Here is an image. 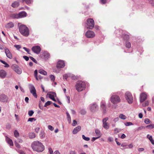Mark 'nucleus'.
Returning <instances> with one entry per match:
<instances>
[{
    "instance_id": "obj_1",
    "label": "nucleus",
    "mask_w": 154,
    "mask_h": 154,
    "mask_svg": "<svg viewBox=\"0 0 154 154\" xmlns=\"http://www.w3.org/2000/svg\"><path fill=\"white\" fill-rule=\"evenodd\" d=\"M31 147L34 151L38 152H42L45 149L43 144L38 140L33 141L32 143Z\"/></svg>"
},
{
    "instance_id": "obj_2",
    "label": "nucleus",
    "mask_w": 154,
    "mask_h": 154,
    "mask_svg": "<svg viewBox=\"0 0 154 154\" xmlns=\"http://www.w3.org/2000/svg\"><path fill=\"white\" fill-rule=\"evenodd\" d=\"M19 31L20 33L25 36H28L29 34L28 28L24 25H20L19 27Z\"/></svg>"
},
{
    "instance_id": "obj_3",
    "label": "nucleus",
    "mask_w": 154,
    "mask_h": 154,
    "mask_svg": "<svg viewBox=\"0 0 154 154\" xmlns=\"http://www.w3.org/2000/svg\"><path fill=\"white\" fill-rule=\"evenodd\" d=\"M85 87V83L82 81H78L75 85L76 89L78 92H80L84 90Z\"/></svg>"
},
{
    "instance_id": "obj_4",
    "label": "nucleus",
    "mask_w": 154,
    "mask_h": 154,
    "mask_svg": "<svg viewBox=\"0 0 154 154\" xmlns=\"http://www.w3.org/2000/svg\"><path fill=\"white\" fill-rule=\"evenodd\" d=\"M110 100L111 103L114 104L119 103L121 101L119 97L117 95H112L110 97Z\"/></svg>"
},
{
    "instance_id": "obj_5",
    "label": "nucleus",
    "mask_w": 154,
    "mask_h": 154,
    "mask_svg": "<svg viewBox=\"0 0 154 154\" xmlns=\"http://www.w3.org/2000/svg\"><path fill=\"white\" fill-rule=\"evenodd\" d=\"M125 98L129 103L131 104L133 103V97L130 92H127L125 93Z\"/></svg>"
},
{
    "instance_id": "obj_6",
    "label": "nucleus",
    "mask_w": 154,
    "mask_h": 154,
    "mask_svg": "<svg viewBox=\"0 0 154 154\" xmlns=\"http://www.w3.org/2000/svg\"><path fill=\"white\" fill-rule=\"evenodd\" d=\"M87 24L88 26V29H92L94 25V20L92 18H89L87 20Z\"/></svg>"
},
{
    "instance_id": "obj_7",
    "label": "nucleus",
    "mask_w": 154,
    "mask_h": 154,
    "mask_svg": "<svg viewBox=\"0 0 154 154\" xmlns=\"http://www.w3.org/2000/svg\"><path fill=\"white\" fill-rule=\"evenodd\" d=\"M29 88L30 92L35 98H37V96L36 94V90L34 86L32 84L29 85Z\"/></svg>"
},
{
    "instance_id": "obj_8",
    "label": "nucleus",
    "mask_w": 154,
    "mask_h": 154,
    "mask_svg": "<svg viewBox=\"0 0 154 154\" xmlns=\"http://www.w3.org/2000/svg\"><path fill=\"white\" fill-rule=\"evenodd\" d=\"M11 67L12 69L17 74H20L22 73V71L21 69L16 64H14Z\"/></svg>"
},
{
    "instance_id": "obj_9",
    "label": "nucleus",
    "mask_w": 154,
    "mask_h": 154,
    "mask_svg": "<svg viewBox=\"0 0 154 154\" xmlns=\"http://www.w3.org/2000/svg\"><path fill=\"white\" fill-rule=\"evenodd\" d=\"M98 107L97 105L95 103L91 104L90 105V109L92 112H94L98 110Z\"/></svg>"
},
{
    "instance_id": "obj_10",
    "label": "nucleus",
    "mask_w": 154,
    "mask_h": 154,
    "mask_svg": "<svg viewBox=\"0 0 154 154\" xmlns=\"http://www.w3.org/2000/svg\"><path fill=\"white\" fill-rule=\"evenodd\" d=\"M32 50L34 53L38 54L41 51V48L39 46H36L33 47Z\"/></svg>"
},
{
    "instance_id": "obj_11",
    "label": "nucleus",
    "mask_w": 154,
    "mask_h": 154,
    "mask_svg": "<svg viewBox=\"0 0 154 154\" xmlns=\"http://www.w3.org/2000/svg\"><path fill=\"white\" fill-rule=\"evenodd\" d=\"M65 66V63L63 60H59L57 65V69H60L63 68Z\"/></svg>"
},
{
    "instance_id": "obj_12",
    "label": "nucleus",
    "mask_w": 154,
    "mask_h": 154,
    "mask_svg": "<svg viewBox=\"0 0 154 154\" xmlns=\"http://www.w3.org/2000/svg\"><path fill=\"white\" fill-rule=\"evenodd\" d=\"M147 95L145 93H141L140 95V102L142 103L147 99Z\"/></svg>"
},
{
    "instance_id": "obj_13",
    "label": "nucleus",
    "mask_w": 154,
    "mask_h": 154,
    "mask_svg": "<svg viewBox=\"0 0 154 154\" xmlns=\"http://www.w3.org/2000/svg\"><path fill=\"white\" fill-rule=\"evenodd\" d=\"M86 36L87 38H91L94 37V32L92 31L88 30L86 33Z\"/></svg>"
},
{
    "instance_id": "obj_14",
    "label": "nucleus",
    "mask_w": 154,
    "mask_h": 154,
    "mask_svg": "<svg viewBox=\"0 0 154 154\" xmlns=\"http://www.w3.org/2000/svg\"><path fill=\"white\" fill-rule=\"evenodd\" d=\"M5 51L7 57L10 59L12 58V55L8 49L7 48H5Z\"/></svg>"
},
{
    "instance_id": "obj_15",
    "label": "nucleus",
    "mask_w": 154,
    "mask_h": 154,
    "mask_svg": "<svg viewBox=\"0 0 154 154\" xmlns=\"http://www.w3.org/2000/svg\"><path fill=\"white\" fill-rule=\"evenodd\" d=\"M47 96L52 100V99L56 97V93L54 92H50L47 94Z\"/></svg>"
},
{
    "instance_id": "obj_16",
    "label": "nucleus",
    "mask_w": 154,
    "mask_h": 154,
    "mask_svg": "<svg viewBox=\"0 0 154 154\" xmlns=\"http://www.w3.org/2000/svg\"><path fill=\"white\" fill-rule=\"evenodd\" d=\"M100 107L103 109L104 113H106V103L104 101H102L101 102Z\"/></svg>"
},
{
    "instance_id": "obj_17",
    "label": "nucleus",
    "mask_w": 154,
    "mask_h": 154,
    "mask_svg": "<svg viewBox=\"0 0 154 154\" xmlns=\"http://www.w3.org/2000/svg\"><path fill=\"white\" fill-rule=\"evenodd\" d=\"M8 98L5 95L2 94L0 96V101L2 102L7 101Z\"/></svg>"
},
{
    "instance_id": "obj_18",
    "label": "nucleus",
    "mask_w": 154,
    "mask_h": 154,
    "mask_svg": "<svg viewBox=\"0 0 154 154\" xmlns=\"http://www.w3.org/2000/svg\"><path fill=\"white\" fill-rule=\"evenodd\" d=\"M5 140L6 142L9 144L10 146H13V143L12 140L7 136H5Z\"/></svg>"
},
{
    "instance_id": "obj_19",
    "label": "nucleus",
    "mask_w": 154,
    "mask_h": 154,
    "mask_svg": "<svg viewBox=\"0 0 154 154\" xmlns=\"http://www.w3.org/2000/svg\"><path fill=\"white\" fill-rule=\"evenodd\" d=\"M6 75L7 73L5 70L2 69L0 71V77L1 78H5Z\"/></svg>"
},
{
    "instance_id": "obj_20",
    "label": "nucleus",
    "mask_w": 154,
    "mask_h": 154,
    "mask_svg": "<svg viewBox=\"0 0 154 154\" xmlns=\"http://www.w3.org/2000/svg\"><path fill=\"white\" fill-rule=\"evenodd\" d=\"M81 129V126H79L75 128L72 131V133L73 134H76Z\"/></svg>"
},
{
    "instance_id": "obj_21",
    "label": "nucleus",
    "mask_w": 154,
    "mask_h": 154,
    "mask_svg": "<svg viewBox=\"0 0 154 154\" xmlns=\"http://www.w3.org/2000/svg\"><path fill=\"white\" fill-rule=\"evenodd\" d=\"M19 18H23L26 17V16L27 14L25 12L22 11L19 13Z\"/></svg>"
},
{
    "instance_id": "obj_22",
    "label": "nucleus",
    "mask_w": 154,
    "mask_h": 154,
    "mask_svg": "<svg viewBox=\"0 0 154 154\" xmlns=\"http://www.w3.org/2000/svg\"><path fill=\"white\" fill-rule=\"evenodd\" d=\"M10 17L13 18H19V14H12L10 15Z\"/></svg>"
},
{
    "instance_id": "obj_23",
    "label": "nucleus",
    "mask_w": 154,
    "mask_h": 154,
    "mask_svg": "<svg viewBox=\"0 0 154 154\" xmlns=\"http://www.w3.org/2000/svg\"><path fill=\"white\" fill-rule=\"evenodd\" d=\"M14 26V24L12 22H10L8 23H7L5 25V27L7 28H10L13 27Z\"/></svg>"
},
{
    "instance_id": "obj_24",
    "label": "nucleus",
    "mask_w": 154,
    "mask_h": 154,
    "mask_svg": "<svg viewBox=\"0 0 154 154\" xmlns=\"http://www.w3.org/2000/svg\"><path fill=\"white\" fill-rule=\"evenodd\" d=\"M19 5V2H15L12 4L11 6L14 8H15L18 7Z\"/></svg>"
},
{
    "instance_id": "obj_25",
    "label": "nucleus",
    "mask_w": 154,
    "mask_h": 154,
    "mask_svg": "<svg viewBox=\"0 0 154 154\" xmlns=\"http://www.w3.org/2000/svg\"><path fill=\"white\" fill-rule=\"evenodd\" d=\"M103 127L105 128V129L107 130L109 129V125L108 123L105 122V123H103Z\"/></svg>"
},
{
    "instance_id": "obj_26",
    "label": "nucleus",
    "mask_w": 154,
    "mask_h": 154,
    "mask_svg": "<svg viewBox=\"0 0 154 154\" xmlns=\"http://www.w3.org/2000/svg\"><path fill=\"white\" fill-rule=\"evenodd\" d=\"M66 113L67 116L66 119L68 122L70 123L71 122V118L70 115L67 112H66Z\"/></svg>"
},
{
    "instance_id": "obj_27",
    "label": "nucleus",
    "mask_w": 154,
    "mask_h": 154,
    "mask_svg": "<svg viewBox=\"0 0 154 154\" xmlns=\"http://www.w3.org/2000/svg\"><path fill=\"white\" fill-rule=\"evenodd\" d=\"M43 56L45 59H48L49 57V54L47 52H45L43 53Z\"/></svg>"
},
{
    "instance_id": "obj_28",
    "label": "nucleus",
    "mask_w": 154,
    "mask_h": 154,
    "mask_svg": "<svg viewBox=\"0 0 154 154\" xmlns=\"http://www.w3.org/2000/svg\"><path fill=\"white\" fill-rule=\"evenodd\" d=\"M29 137L30 139H32L35 138L36 137L35 134L33 132H31L29 134Z\"/></svg>"
},
{
    "instance_id": "obj_29",
    "label": "nucleus",
    "mask_w": 154,
    "mask_h": 154,
    "mask_svg": "<svg viewBox=\"0 0 154 154\" xmlns=\"http://www.w3.org/2000/svg\"><path fill=\"white\" fill-rule=\"evenodd\" d=\"M39 73L41 74H42L44 75H46L47 74V72L45 71L42 70L40 69L38 71Z\"/></svg>"
},
{
    "instance_id": "obj_30",
    "label": "nucleus",
    "mask_w": 154,
    "mask_h": 154,
    "mask_svg": "<svg viewBox=\"0 0 154 154\" xmlns=\"http://www.w3.org/2000/svg\"><path fill=\"white\" fill-rule=\"evenodd\" d=\"M23 2H25L28 5L31 4L32 2V0H22Z\"/></svg>"
},
{
    "instance_id": "obj_31",
    "label": "nucleus",
    "mask_w": 154,
    "mask_h": 154,
    "mask_svg": "<svg viewBox=\"0 0 154 154\" xmlns=\"http://www.w3.org/2000/svg\"><path fill=\"white\" fill-rule=\"evenodd\" d=\"M0 61L1 63H3V64L5 65V66H4L5 67L8 68L9 67V65L5 61H4L2 60H0Z\"/></svg>"
},
{
    "instance_id": "obj_32",
    "label": "nucleus",
    "mask_w": 154,
    "mask_h": 154,
    "mask_svg": "<svg viewBox=\"0 0 154 154\" xmlns=\"http://www.w3.org/2000/svg\"><path fill=\"white\" fill-rule=\"evenodd\" d=\"M119 117L121 119L123 120H125L126 119V117L124 115L121 114L119 115Z\"/></svg>"
},
{
    "instance_id": "obj_33",
    "label": "nucleus",
    "mask_w": 154,
    "mask_h": 154,
    "mask_svg": "<svg viewBox=\"0 0 154 154\" xmlns=\"http://www.w3.org/2000/svg\"><path fill=\"white\" fill-rule=\"evenodd\" d=\"M14 134L15 137L16 138L19 137V134L18 132L16 130L14 131Z\"/></svg>"
},
{
    "instance_id": "obj_34",
    "label": "nucleus",
    "mask_w": 154,
    "mask_h": 154,
    "mask_svg": "<svg viewBox=\"0 0 154 154\" xmlns=\"http://www.w3.org/2000/svg\"><path fill=\"white\" fill-rule=\"evenodd\" d=\"M126 47L128 48H130L131 47V43L128 42H127L125 43Z\"/></svg>"
},
{
    "instance_id": "obj_35",
    "label": "nucleus",
    "mask_w": 154,
    "mask_h": 154,
    "mask_svg": "<svg viewBox=\"0 0 154 154\" xmlns=\"http://www.w3.org/2000/svg\"><path fill=\"white\" fill-rule=\"evenodd\" d=\"M82 138L83 139L86 141H89L90 140V139L88 137H86L84 135H82Z\"/></svg>"
},
{
    "instance_id": "obj_36",
    "label": "nucleus",
    "mask_w": 154,
    "mask_h": 154,
    "mask_svg": "<svg viewBox=\"0 0 154 154\" xmlns=\"http://www.w3.org/2000/svg\"><path fill=\"white\" fill-rule=\"evenodd\" d=\"M80 113L82 115H85L86 113V111L85 109H82L80 111Z\"/></svg>"
},
{
    "instance_id": "obj_37",
    "label": "nucleus",
    "mask_w": 154,
    "mask_h": 154,
    "mask_svg": "<svg viewBox=\"0 0 154 154\" xmlns=\"http://www.w3.org/2000/svg\"><path fill=\"white\" fill-rule=\"evenodd\" d=\"M146 127L149 129H152L154 128V125L151 124L146 126Z\"/></svg>"
},
{
    "instance_id": "obj_38",
    "label": "nucleus",
    "mask_w": 154,
    "mask_h": 154,
    "mask_svg": "<svg viewBox=\"0 0 154 154\" xmlns=\"http://www.w3.org/2000/svg\"><path fill=\"white\" fill-rule=\"evenodd\" d=\"M40 136L41 138H43L45 137V134L44 132L43 131H41L40 134Z\"/></svg>"
},
{
    "instance_id": "obj_39",
    "label": "nucleus",
    "mask_w": 154,
    "mask_h": 154,
    "mask_svg": "<svg viewBox=\"0 0 154 154\" xmlns=\"http://www.w3.org/2000/svg\"><path fill=\"white\" fill-rule=\"evenodd\" d=\"M70 76V74H66L63 75V78L64 79H66L67 78L69 77Z\"/></svg>"
},
{
    "instance_id": "obj_40",
    "label": "nucleus",
    "mask_w": 154,
    "mask_h": 154,
    "mask_svg": "<svg viewBox=\"0 0 154 154\" xmlns=\"http://www.w3.org/2000/svg\"><path fill=\"white\" fill-rule=\"evenodd\" d=\"M95 132L98 137L99 136V137H100V132L99 130L98 129H96Z\"/></svg>"
},
{
    "instance_id": "obj_41",
    "label": "nucleus",
    "mask_w": 154,
    "mask_h": 154,
    "mask_svg": "<svg viewBox=\"0 0 154 154\" xmlns=\"http://www.w3.org/2000/svg\"><path fill=\"white\" fill-rule=\"evenodd\" d=\"M133 125V124L132 122H127L126 123H125V125L126 126H130Z\"/></svg>"
},
{
    "instance_id": "obj_42",
    "label": "nucleus",
    "mask_w": 154,
    "mask_h": 154,
    "mask_svg": "<svg viewBox=\"0 0 154 154\" xmlns=\"http://www.w3.org/2000/svg\"><path fill=\"white\" fill-rule=\"evenodd\" d=\"M34 113V111L32 110H29V111L28 114L30 116H32Z\"/></svg>"
},
{
    "instance_id": "obj_43",
    "label": "nucleus",
    "mask_w": 154,
    "mask_h": 154,
    "mask_svg": "<svg viewBox=\"0 0 154 154\" xmlns=\"http://www.w3.org/2000/svg\"><path fill=\"white\" fill-rule=\"evenodd\" d=\"M50 78L51 79V80L54 82L55 80V77L54 75H50Z\"/></svg>"
},
{
    "instance_id": "obj_44",
    "label": "nucleus",
    "mask_w": 154,
    "mask_h": 154,
    "mask_svg": "<svg viewBox=\"0 0 154 154\" xmlns=\"http://www.w3.org/2000/svg\"><path fill=\"white\" fill-rule=\"evenodd\" d=\"M52 103V102L51 101H48L45 103L44 106L45 107H47V106L49 105Z\"/></svg>"
},
{
    "instance_id": "obj_45",
    "label": "nucleus",
    "mask_w": 154,
    "mask_h": 154,
    "mask_svg": "<svg viewBox=\"0 0 154 154\" xmlns=\"http://www.w3.org/2000/svg\"><path fill=\"white\" fill-rule=\"evenodd\" d=\"M70 77L73 80H75L76 79H77V77L76 76H75L73 75L72 74H70Z\"/></svg>"
},
{
    "instance_id": "obj_46",
    "label": "nucleus",
    "mask_w": 154,
    "mask_h": 154,
    "mask_svg": "<svg viewBox=\"0 0 154 154\" xmlns=\"http://www.w3.org/2000/svg\"><path fill=\"white\" fill-rule=\"evenodd\" d=\"M121 131V130L120 129L118 128H116L114 129L115 133L116 134L120 132Z\"/></svg>"
},
{
    "instance_id": "obj_47",
    "label": "nucleus",
    "mask_w": 154,
    "mask_h": 154,
    "mask_svg": "<svg viewBox=\"0 0 154 154\" xmlns=\"http://www.w3.org/2000/svg\"><path fill=\"white\" fill-rule=\"evenodd\" d=\"M149 102L147 101H145L144 103L142 104V106H147L149 105Z\"/></svg>"
},
{
    "instance_id": "obj_48",
    "label": "nucleus",
    "mask_w": 154,
    "mask_h": 154,
    "mask_svg": "<svg viewBox=\"0 0 154 154\" xmlns=\"http://www.w3.org/2000/svg\"><path fill=\"white\" fill-rule=\"evenodd\" d=\"M30 59L32 60L33 62H34L35 63H37V61L33 57H29Z\"/></svg>"
},
{
    "instance_id": "obj_49",
    "label": "nucleus",
    "mask_w": 154,
    "mask_h": 154,
    "mask_svg": "<svg viewBox=\"0 0 154 154\" xmlns=\"http://www.w3.org/2000/svg\"><path fill=\"white\" fill-rule=\"evenodd\" d=\"M150 122V121L148 119H146L144 120V122L147 124H149Z\"/></svg>"
},
{
    "instance_id": "obj_50",
    "label": "nucleus",
    "mask_w": 154,
    "mask_h": 154,
    "mask_svg": "<svg viewBox=\"0 0 154 154\" xmlns=\"http://www.w3.org/2000/svg\"><path fill=\"white\" fill-rule=\"evenodd\" d=\"M123 38L125 40H128L129 38V36L128 35H125L124 36Z\"/></svg>"
},
{
    "instance_id": "obj_51",
    "label": "nucleus",
    "mask_w": 154,
    "mask_h": 154,
    "mask_svg": "<svg viewBox=\"0 0 154 154\" xmlns=\"http://www.w3.org/2000/svg\"><path fill=\"white\" fill-rule=\"evenodd\" d=\"M36 119L34 118H30L28 119V122H32L33 120L35 121Z\"/></svg>"
},
{
    "instance_id": "obj_52",
    "label": "nucleus",
    "mask_w": 154,
    "mask_h": 154,
    "mask_svg": "<svg viewBox=\"0 0 154 154\" xmlns=\"http://www.w3.org/2000/svg\"><path fill=\"white\" fill-rule=\"evenodd\" d=\"M48 129L51 131H52L54 129V128L51 125H49L48 126Z\"/></svg>"
},
{
    "instance_id": "obj_53",
    "label": "nucleus",
    "mask_w": 154,
    "mask_h": 154,
    "mask_svg": "<svg viewBox=\"0 0 154 154\" xmlns=\"http://www.w3.org/2000/svg\"><path fill=\"white\" fill-rule=\"evenodd\" d=\"M14 46L18 50H19L21 48L20 46L19 45H14Z\"/></svg>"
},
{
    "instance_id": "obj_54",
    "label": "nucleus",
    "mask_w": 154,
    "mask_h": 154,
    "mask_svg": "<svg viewBox=\"0 0 154 154\" xmlns=\"http://www.w3.org/2000/svg\"><path fill=\"white\" fill-rule=\"evenodd\" d=\"M15 145L16 146V147L18 148H19L20 147V145L16 141L14 142Z\"/></svg>"
},
{
    "instance_id": "obj_55",
    "label": "nucleus",
    "mask_w": 154,
    "mask_h": 154,
    "mask_svg": "<svg viewBox=\"0 0 154 154\" xmlns=\"http://www.w3.org/2000/svg\"><path fill=\"white\" fill-rule=\"evenodd\" d=\"M108 117H106L105 118L103 119V123H105L107 122H106L108 120Z\"/></svg>"
},
{
    "instance_id": "obj_56",
    "label": "nucleus",
    "mask_w": 154,
    "mask_h": 154,
    "mask_svg": "<svg viewBox=\"0 0 154 154\" xmlns=\"http://www.w3.org/2000/svg\"><path fill=\"white\" fill-rule=\"evenodd\" d=\"M23 49L26 51L28 54H29V52L30 50H29V49H28V48H26V47H24L23 48Z\"/></svg>"
},
{
    "instance_id": "obj_57",
    "label": "nucleus",
    "mask_w": 154,
    "mask_h": 154,
    "mask_svg": "<svg viewBox=\"0 0 154 154\" xmlns=\"http://www.w3.org/2000/svg\"><path fill=\"white\" fill-rule=\"evenodd\" d=\"M148 2L152 5H154V0H147Z\"/></svg>"
},
{
    "instance_id": "obj_58",
    "label": "nucleus",
    "mask_w": 154,
    "mask_h": 154,
    "mask_svg": "<svg viewBox=\"0 0 154 154\" xmlns=\"http://www.w3.org/2000/svg\"><path fill=\"white\" fill-rule=\"evenodd\" d=\"M77 122L76 120H74L73 121L72 125L73 126H75L77 124Z\"/></svg>"
},
{
    "instance_id": "obj_59",
    "label": "nucleus",
    "mask_w": 154,
    "mask_h": 154,
    "mask_svg": "<svg viewBox=\"0 0 154 154\" xmlns=\"http://www.w3.org/2000/svg\"><path fill=\"white\" fill-rule=\"evenodd\" d=\"M66 100H67V102L68 103H69L70 102V97L69 96H66Z\"/></svg>"
},
{
    "instance_id": "obj_60",
    "label": "nucleus",
    "mask_w": 154,
    "mask_h": 154,
    "mask_svg": "<svg viewBox=\"0 0 154 154\" xmlns=\"http://www.w3.org/2000/svg\"><path fill=\"white\" fill-rule=\"evenodd\" d=\"M59 69H53V71L54 72H56L57 73H58L60 71V70Z\"/></svg>"
},
{
    "instance_id": "obj_61",
    "label": "nucleus",
    "mask_w": 154,
    "mask_h": 154,
    "mask_svg": "<svg viewBox=\"0 0 154 154\" xmlns=\"http://www.w3.org/2000/svg\"><path fill=\"white\" fill-rule=\"evenodd\" d=\"M23 57L26 61H28L29 60V57H27V56H23Z\"/></svg>"
},
{
    "instance_id": "obj_62",
    "label": "nucleus",
    "mask_w": 154,
    "mask_h": 154,
    "mask_svg": "<svg viewBox=\"0 0 154 154\" xmlns=\"http://www.w3.org/2000/svg\"><path fill=\"white\" fill-rule=\"evenodd\" d=\"M147 137L149 139V140L152 139V137L151 136L149 135V134H148L147 136Z\"/></svg>"
},
{
    "instance_id": "obj_63",
    "label": "nucleus",
    "mask_w": 154,
    "mask_h": 154,
    "mask_svg": "<svg viewBox=\"0 0 154 154\" xmlns=\"http://www.w3.org/2000/svg\"><path fill=\"white\" fill-rule=\"evenodd\" d=\"M39 129H40L39 128L37 127L35 129V131L36 132L38 133V132L39 131Z\"/></svg>"
},
{
    "instance_id": "obj_64",
    "label": "nucleus",
    "mask_w": 154,
    "mask_h": 154,
    "mask_svg": "<svg viewBox=\"0 0 154 154\" xmlns=\"http://www.w3.org/2000/svg\"><path fill=\"white\" fill-rule=\"evenodd\" d=\"M49 152H50V154H52L53 152V151H52L51 148H49L48 149Z\"/></svg>"
}]
</instances>
